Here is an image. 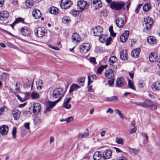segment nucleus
<instances>
[{
  "instance_id": "nucleus-23",
  "label": "nucleus",
  "mask_w": 160,
  "mask_h": 160,
  "mask_svg": "<svg viewBox=\"0 0 160 160\" xmlns=\"http://www.w3.org/2000/svg\"><path fill=\"white\" fill-rule=\"evenodd\" d=\"M72 41L73 42L78 43L80 41L81 38L80 36L77 33H74L72 36Z\"/></svg>"
},
{
  "instance_id": "nucleus-26",
  "label": "nucleus",
  "mask_w": 160,
  "mask_h": 160,
  "mask_svg": "<svg viewBox=\"0 0 160 160\" xmlns=\"http://www.w3.org/2000/svg\"><path fill=\"white\" fill-rule=\"evenodd\" d=\"M8 16L9 14L8 12L6 11H2L0 13V19L2 21H5Z\"/></svg>"
},
{
  "instance_id": "nucleus-6",
  "label": "nucleus",
  "mask_w": 160,
  "mask_h": 160,
  "mask_svg": "<svg viewBox=\"0 0 160 160\" xmlns=\"http://www.w3.org/2000/svg\"><path fill=\"white\" fill-rule=\"evenodd\" d=\"M46 32V30L43 28H38L35 30L36 36L40 38L44 36Z\"/></svg>"
},
{
  "instance_id": "nucleus-27",
  "label": "nucleus",
  "mask_w": 160,
  "mask_h": 160,
  "mask_svg": "<svg viewBox=\"0 0 160 160\" xmlns=\"http://www.w3.org/2000/svg\"><path fill=\"white\" fill-rule=\"evenodd\" d=\"M41 13L40 10L38 9L34 10L32 12V15L36 18H39L41 16Z\"/></svg>"
},
{
  "instance_id": "nucleus-36",
  "label": "nucleus",
  "mask_w": 160,
  "mask_h": 160,
  "mask_svg": "<svg viewBox=\"0 0 160 160\" xmlns=\"http://www.w3.org/2000/svg\"><path fill=\"white\" fill-rule=\"evenodd\" d=\"M88 136V132H83L80 133L78 134V138H85Z\"/></svg>"
},
{
  "instance_id": "nucleus-52",
  "label": "nucleus",
  "mask_w": 160,
  "mask_h": 160,
  "mask_svg": "<svg viewBox=\"0 0 160 160\" xmlns=\"http://www.w3.org/2000/svg\"><path fill=\"white\" fill-rule=\"evenodd\" d=\"M73 120V118L72 117H70L67 118H66L65 121H66L67 123H69L70 122L72 121Z\"/></svg>"
},
{
  "instance_id": "nucleus-2",
  "label": "nucleus",
  "mask_w": 160,
  "mask_h": 160,
  "mask_svg": "<svg viewBox=\"0 0 160 160\" xmlns=\"http://www.w3.org/2000/svg\"><path fill=\"white\" fill-rule=\"evenodd\" d=\"M65 93L63 89L62 88H56L53 91V95L55 98H58L56 100L57 102H59Z\"/></svg>"
},
{
  "instance_id": "nucleus-19",
  "label": "nucleus",
  "mask_w": 160,
  "mask_h": 160,
  "mask_svg": "<svg viewBox=\"0 0 160 160\" xmlns=\"http://www.w3.org/2000/svg\"><path fill=\"white\" fill-rule=\"evenodd\" d=\"M8 131V127L6 125H2L0 127V133L2 135L7 134Z\"/></svg>"
},
{
  "instance_id": "nucleus-28",
  "label": "nucleus",
  "mask_w": 160,
  "mask_h": 160,
  "mask_svg": "<svg viewBox=\"0 0 160 160\" xmlns=\"http://www.w3.org/2000/svg\"><path fill=\"white\" fill-rule=\"evenodd\" d=\"M112 153L111 150L110 149L106 150L105 152V155L103 154V159H105L110 158L111 157Z\"/></svg>"
},
{
  "instance_id": "nucleus-1",
  "label": "nucleus",
  "mask_w": 160,
  "mask_h": 160,
  "mask_svg": "<svg viewBox=\"0 0 160 160\" xmlns=\"http://www.w3.org/2000/svg\"><path fill=\"white\" fill-rule=\"evenodd\" d=\"M125 5V3L122 1H113L110 4V7L112 9L116 11H119L121 10H125L123 8Z\"/></svg>"
},
{
  "instance_id": "nucleus-32",
  "label": "nucleus",
  "mask_w": 160,
  "mask_h": 160,
  "mask_svg": "<svg viewBox=\"0 0 160 160\" xmlns=\"http://www.w3.org/2000/svg\"><path fill=\"white\" fill-rule=\"evenodd\" d=\"M148 42L151 44H153L156 42L155 38L152 36H150L147 39Z\"/></svg>"
},
{
  "instance_id": "nucleus-4",
  "label": "nucleus",
  "mask_w": 160,
  "mask_h": 160,
  "mask_svg": "<svg viewBox=\"0 0 160 160\" xmlns=\"http://www.w3.org/2000/svg\"><path fill=\"white\" fill-rule=\"evenodd\" d=\"M90 49V45L88 43H83L79 47L80 53L82 55L85 54Z\"/></svg>"
},
{
  "instance_id": "nucleus-11",
  "label": "nucleus",
  "mask_w": 160,
  "mask_h": 160,
  "mask_svg": "<svg viewBox=\"0 0 160 160\" xmlns=\"http://www.w3.org/2000/svg\"><path fill=\"white\" fill-rule=\"evenodd\" d=\"M71 99V97H66L64 100L62 107L67 109H69L71 107V105L69 103Z\"/></svg>"
},
{
  "instance_id": "nucleus-50",
  "label": "nucleus",
  "mask_w": 160,
  "mask_h": 160,
  "mask_svg": "<svg viewBox=\"0 0 160 160\" xmlns=\"http://www.w3.org/2000/svg\"><path fill=\"white\" fill-rule=\"evenodd\" d=\"M110 79V80H108V83L110 86H112L113 85L114 79V78H111Z\"/></svg>"
},
{
  "instance_id": "nucleus-59",
  "label": "nucleus",
  "mask_w": 160,
  "mask_h": 160,
  "mask_svg": "<svg viewBox=\"0 0 160 160\" xmlns=\"http://www.w3.org/2000/svg\"><path fill=\"white\" fill-rule=\"evenodd\" d=\"M36 87L37 89L38 90H41L42 87H43V84H36Z\"/></svg>"
},
{
  "instance_id": "nucleus-14",
  "label": "nucleus",
  "mask_w": 160,
  "mask_h": 160,
  "mask_svg": "<svg viewBox=\"0 0 160 160\" xmlns=\"http://www.w3.org/2000/svg\"><path fill=\"white\" fill-rule=\"evenodd\" d=\"M126 22V21L124 22V19L122 18H119L116 21V24L117 26L119 28H122Z\"/></svg>"
},
{
  "instance_id": "nucleus-58",
  "label": "nucleus",
  "mask_w": 160,
  "mask_h": 160,
  "mask_svg": "<svg viewBox=\"0 0 160 160\" xmlns=\"http://www.w3.org/2000/svg\"><path fill=\"white\" fill-rule=\"evenodd\" d=\"M90 61L92 62L93 64H96L97 63L96 62V59L94 57H91L90 59Z\"/></svg>"
},
{
  "instance_id": "nucleus-61",
  "label": "nucleus",
  "mask_w": 160,
  "mask_h": 160,
  "mask_svg": "<svg viewBox=\"0 0 160 160\" xmlns=\"http://www.w3.org/2000/svg\"><path fill=\"white\" fill-rule=\"evenodd\" d=\"M77 10H74L72 11V14L74 16H77L78 14V12Z\"/></svg>"
},
{
  "instance_id": "nucleus-35",
  "label": "nucleus",
  "mask_w": 160,
  "mask_h": 160,
  "mask_svg": "<svg viewBox=\"0 0 160 160\" xmlns=\"http://www.w3.org/2000/svg\"><path fill=\"white\" fill-rule=\"evenodd\" d=\"M20 112L18 110L14 111L13 114L14 119L15 120H18L20 117Z\"/></svg>"
},
{
  "instance_id": "nucleus-41",
  "label": "nucleus",
  "mask_w": 160,
  "mask_h": 160,
  "mask_svg": "<svg viewBox=\"0 0 160 160\" xmlns=\"http://www.w3.org/2000/svg\"><path fill=\"white\" fill-rule=\"evenodd\" d=\"M128 85L129 88L135 90V88L133 85V82L130 79L128 80Z\"/></svg>"
},
{
  "instance_id": "nucleus-46",
  "label": "nucleus",
  "mask_w": 160,
  "mask_h": 160,
  "mask_svg": "<svg viewBox=\"0 0 160 160\" xmlns=\"http://www.w3.org/2000/svg\"><path fill=\"white\" fill-rule=\"evenodd\" d=\"M15 22L16 24L19 22L23 23L24 22V19L21 18H16L15 19Z\"/></svg>"
},
{
  "instance_id": "nucleus-43",
  "label": "nucleus",
  "mask_w": 160,
  "mask_h": 160,
  "mask_svg": "<svg viewBox=\"0 0 160 160\" xmlns=\"http://www.w3.org/2000/svg\"><path fill=\"white\" fill-rule=\"evenodd\" d=\"M109 30L111 36L113 37H115L116 35V33H115L113 31L112 26H110L109 27Z\"/></svg>"
},
{
  "instance_id": "nucleus-45",
  "label": "nucleus",
  "mask_w": 160,
  "mask_h": 160,
  "mask_svg": "<svg viewBox=\"0 0 160 160\" xmlns=\"http://www.w3.org/2000/svg\"><path fill=\"white\" fill-rule=\"evenodd\" d=\"M17 132V128L16 127H13L12 131V135L14 139L16 138V134Z\"/></svg>"
},
{
  "instance_id": "nucleus-63",
  "label": "nucleus",
  "mask_w": 160,
  "mask_h": 160,
  "mask_svg": "<svg viewBox=\"0 0 160 160\" xmlns=\"http://www.w3.org/2000/svg\"><path fill=\"white\" fill-rule=\"evenodd\" d=\"M131 5V2L129 1H128L126 3V7L127 8V10L128 11L129 9V7Z\"/></svg>"
},
{
  "instance_id": "nucleus-21",
  "label": "nucleus",
  "mask_w": 160,
  "mask_h": 160,
  "mask_svg": "<svg viewBox=\"0 0 160 160\" xmlns=\"http://www.w3.org/2000/svg\"><path fill=\"white\" fill-rule=\"evenodd\" d=\"M129 34V32L126 31L123 34L121 35L120 38V41L121 42H125L128 39Z\"/></svg>"
},
{
  "instance_id": "nucleus-8",
  "label": "nucleus",
  "mask_w": 160,
  "mask_h": 160,
  "mask_svg": "<svg viewBox=\"0 0 160 160\" xmlns=\"http://www.w3.org/2000/svg\"><path fill=\"white\" fill-rule=\"evenodd\" d=\"M58 102L56 100L54 102L50 101L46 103V108L44 111V113H46L47 112H50L51 110L54 107Z\"/></svg>"
},
{
  "instance_id": "nucleus-64",
  "label": "nucleus",
  "mask_w": 160,
  "mask_h": 160,
  "mask_svg": "<svg viewBox=\"0 0 160 160\" xmlns=\"http://www.w3.org/2000/svg\"><path fill=\"white\" fill-rule=\"evenodd\" d=\"M138 86L140 88H142L143 87V82L141 81L139 82L138 83Z\"/></svg>"
},
{
  "instance_id": "nucleus-53",
  "label": "nucleus",
  "mask_w": 160,
  "mask_h": 160,
  "mask_svg": "<svg viewBox=\"0 0 160 160\" xmlns=\"http://www.w3.org/2000/svg\"><path fill=\"white\" fill-rule=\"evenodd\" d=\"M149 107H150L152 110H155L157 108V107L156 104L152 103L151 105H149Z\"/></svg>"
},
{
  "instance_id": "nucleus-30",
  "label": "nucleus",
  "mask_w": 160,
  "mask_h": 160,
  "mask_svg": "<svg viewBox=\"0 0 160 160\" xmlns=\"http://www.w3.org/2000/svg\"><path fill=\"white\" fill-rule=\"evenodd\" d=\"M49 11L50 13L57 14L58 13L59 10L57 8L52 7L49 9Z\"/></svg>"
},
{
  "instance_id": "nucleus-60",
  "label": "nucleus",
  "mask_w": 160,
  "mask_h": 160,
  "mask_svg": "<svg viewBox=\"0 0 160 160\" xmlns=\"http://www.w3.org/2000/svg\"><path fill=\"white\" fill-rule=\"evenodd\" d=\"M136 128L134 127L130 131V133L132 134L135 133L136 131Z\"/></svg>"
},
{
  "instance_id": "nucleus-29",
  "label": "nucleus",
  "mask_w": 160,
  "mask_h": 160,
  "mask_svg": "<svg viewBox=\"0 0 160 160\" xmlns=\"http://www.w3.org/2000/svg\"><path fill=\"white\" fill-rule=\"evenodd\" d=\"M92 3L95 5L96 8H100L102 6V2L100 0H93L92 1Z\"/></svg>"
},
{
  "instance_id": "nucleus-24",
  "label": "nucleus",
  "mask_w": 160,
  "mask_h": 160,
  "mask_svg": "<svg viewBox=\"0 0 160 160\" xmlns=\"http://www.w3.org/2000/svg\"><path fill=\"white\" fill-rule=\"evenodd\" d=\"M108 61L110 65V68H113V67L115 65L113 64L117 61V59L115 56H112L110 58Z\"/></svg>"
},
{
  "instance_id": "nucleus-33",
  "label": "nucleus",
  "mask_w": 160,
  "mask_h": 160,
  "mask_svg": "<svg viewBox=\"0 0 160 160\" xmlns=\"http://www.w3.org/2000/svg\"><path fill=\"white\" fill-rule=\"evenodd\" d=\"M31 97L33 99H37L40 98V95L36 92H32L31 94Z\"/></svg>"
},
{
  "instance_id": "nucleus-13",
  "label": "nucleus",
  "mask_w": 160,
  "mask_h": 160,
  "mask_svg": "<svg viewBox=\"0 0 160 160\" xmlns=\"http://www.w3.org/2000/svg\"><path fill=\"white\" fill-rule=\"evenodd\" d=\"M21 32L22 34L25 36H29L31 34L30 30L27 27H22L21 29Z\"/></svg>"
},
{
  "instance_id": "nucleus-22",
  "label": "nucleus",
  "mask_w": 160,
  "mask_h": 160,
  "mask_svg": "<svg viewBox=\"0 0 160 160\" xmlns=\"http://www.w3.org/2000/svg\"><path fill=\"white\" fill-rule=\"evenodd\" d=\"M158 57V54L157 53L155 52H151L149 56V59L151 62H155L157 61Z\"/></svg>"
},
{
  "instance_id": "nucleus-55",
  "label": "nucleus",
  "mask_w": 160,
  "mask_h": 160,
  "mask_svg": "<svg viewBox=\"0 0 160 160\" xmlns=\"http://www.w3.org/2000/svg\"><path fill=\"white\" fill-rule=\"evenodd\" d=\"M142 4H138L136 9L135 11L137 13H138L139 12V11L142 6Z\"/></svg>"
},
{
  "instance_id": "nucleus-10",
  "label": "nucleus",
  "mask_w": 160,
  "mask_h": 160,
  "mask_svg": "<svg viewBox=\"0 0 160 160\" xmlns=\"http://www.w3.org/2000/svg\"><path fill=\"white\" fill-rule=\"evenodd\" d=\"M144 22L146 29L148 30L150 29L152 27V25L153 23V19L151 17H148Z\"/></svg>"
},
{
  "instance_id": "nucleus-49",
  "label": "nucleus",
  "mask_w": 160,
  "mask_h": 160,
  "mask_svg": "<svg viewBox=\"0 0 160 160\" xmlns=\"http://www.w3.org/2000/svg\"><path fill=\"white\" fill-rule=\"evenodd\" d=\"M24 98L25 99V100L28 99L31 96V94L30 93L28 92H26L24 93Z\"/></svg>"
},
{
  "instance_id": "nucleus-3",
  "label": "nucleus",
  "mask_w": 160,
  "mask_h": 160,
  "mask_svg": "<svg viewBox=\"0 0 160 160\" xmlns=\"http://www.w3.org/2000/svg\"><path fill=\"white\" fill-rule=\"evenodd\" d=\"M110 68V69L106 70L104 72L106 77L108 79H110L111 78H114V72L116 69L117 67L116 66H115L113 67V68Z\"/></svg>"
},
{
  "instance_id": "nucleus-39",
  "label": "nucleus",
  "mask_w": 160,
  "mask_h": 160,
  "mask_svg": "<svg viewBox=\"0 0 160 160\" xmlns=\"http://www.w3.org/2000/svg\"><path fill=\"white\" fill-rule=\"evenodd\" d=\"M62 22L64 23H68L71 22L70 17L67 16H64L62 18Z\"/></svg>"
},
{
  "instance_id": "nucleus-42",
  "label": "nucleus",
  "mask_w": 160,
  "mask_h": 160,
  "mask_svg": "<svg viewBox=\"0 0 160 160\" xmlns=\"http://www.w3.org/2000/svg\"><path fill=\"white\" fill-rule=\"evenodd\" d=\"M114 100L118 101V98L117 96H114L110 97L107 98L106 100L108 101H111Z\"/></svg>"
},
{
  "instance_id": "nucleus-57",
  "label": "nucleus",
  "mask_w": 160,
  "mask_h": 160,
  "mask_svg": "<svg viewBox=\"0 0 160 160\" xmlns=\"http://www.w3.org/2000/svg\"><path fill=\"white\" fill-rule=\"evenodd\" d=\"M30 123L29 122L25 123L24 124V126L26 129L29 130L30 129Z\"/></svg>"
},
{
  "instance_id": "nucleus-18",
  "label": "nucleus",
  "mask_w": 160,
  "mask_h": 160,
  "mask_svg": "<svg viewBox=\"0 0 160 160\" xmlns=\"http://www.w3.org/2000/svg\"><path fill=\"white\" fill-rule=\"evenodd\" d=\"M103 153L102 152H96L93 155L94 160H100L102 158H103Z\"/></svg>"
},
{
  "instance_id": "nucleus-31",
  "label": "nucleus",
  "mask_w": 160,
  "mask_h": 160,
  "mask_svg": "<svg viewBox=\"0 0 160 160\" xmlns=\"http://www.w3.org/2000/svg\"><path fill=\"white\" fill-rule=\"evenodd\" d=\"M151 5L149 3H148L144 5L143 7V10L144 12L148 11L151 8Z\"/></svg>"
},
{
  "instance_id": "nucleus-15",
  "label": "nucleus",
  "mask_w": 160,
  "mask_h": 160,
  "mask_svg": "<svg viewBox=\"0 0 160 160\" xmlns=\"http://www.w3.org/2000/svg\"><path fill=\"white\" fill-rule=\"evenodd\" d=\"M120 59L123 60L125 61L128 59V54L127 50H122L120 53Z\"/></svg>"
},
{
  "instance_id": "nucleus-54",
  "label": "nucleus",
  "mask_w": 160,
  "mask_h": 160,
  "mask_svg": "<svg viewBox=\"0 0 160 160\" xmlns=\"http://www.w3.org/2000/svg\"><path fill=\"white\" fill-rule=\"evenodd\" d=\"M141 107L143 108H148L149 107V105L147 104L146 103L142 102Z\"/></svg>"
},
{
  "instance_id": "nucleus-37",
  "label": "nucleus",
  "mask_w": 160,
  "mask_h": 160,
  "mask_svg": "<svg viewBox=\"0 0 160 160\" xmlns=\"http://www.w3.org/2000/svg\"><path fill=\"white\" fill-rule=\"evenodd\" d=\"M25 3L26 7L28 8L32 7L34 4L32 0H27Z\"/></svg>"
},
{
  "instance_id": "nucleus-25",
  "label": "nucleus",
  "mask_w": 160,
  "mask_h": 160,
  "mask_svg": "<svg viewBox=\"0 0 160 160\" xmlns=\"http://www.w3.org/2000/svg\"><path fill=\"white\" fill-rule=\"evenodd\" d=\"M141 50L139 48L133 50L131 52V56L133 57H138L140 54Z\"/></svg>"
},
{
  "instance_id": "nucleus-47",
  "label": "nucleus",
  "mask_w": 160,
  "mask_h": 160,
  "mask_svg": "<svg viewBox=\"0 0 160 160\" xmlns=\"http://www.w3.org/2000/svg\"><path fill=\"white\" fill-rule=\"evenodd\" d=\"M116 142L118 143L122 144L123 143V141L122 138H117L116 140Z\"/></svg>"
},
{
  "instance_id": "nucleus-7",
  "label": "nucleus",
  "mask_w": 160,
  "mask_h": 160,
  "mask_svg": "<svg viewBox=\"0 0 160 160\" xmlns=\"http://www.w3.org/2000/svg\"><path fill=\"white\" fill-rule=\"evenodd\" d=\"M99 40L102 43L106 42V45L108 46L110 44L111 38H108L107 35L102 34L99 36Z\"/></svg>"
},
{
  "instance_id": "nucleus-40",
  "label": "nucleus",
  "mask_w": 160,
  "mask_h": 160,
  "mask_svg": "<svg viewBox=\"0 0 160 160\" xmlns=\"http://www.w3.org/2000/svg\"><path fill=\"white\" fill-rule=\"evenodd\" d=\"M130 150H129V152L131 153L133 155H135L137 154L139 152V149H135L132 148H130Z\"/></svg>"
},
{
  "instance_id": "nucleus-12",
  "label": "nucleus",
  "mask_w": 160,
  "mask_h": 160,
  "mask_svg": "<svg viewBox=\"0 0 160 160\" xmlns=\"http://www.w3.org/2000/svg\"><path fill=\"white\" fill-rule=\"evenodd\" d=\"M41 107V105L38 103H34L33 105V112L35 114H38L40 111Z\"/></svg>"
},
{
  "instance_id": "nucleus-17",
  "label": "nucleus",
  "mask_w": 160,
  "mask_h": 160,
  "mask_svg": "<svg viewBox=\"0 0 160 160\" xmlns=\"http://www.w3.org/2000/svg\"><path fill=\"white\" fill-rule=\"evenodd\" d=\"M102 28L100 26H98L94 29L93 33L94 36L99 37L102 34Z\"/></svg>"
},
{
  "instance_id": "nucleus-48",
  "label": "nucleus",
  "mask_w": 160,
  "mask_h": 160,
  "mask_svg": "<svg viewBox=\"0 0 160 160\" xmlns=\"http://www.w3.org/2000/svg\"><path fill=\"white\" fill-rule=\"evenodd\" d=\"M34 81V79L33 80L32 82H30L29 80H28V82L26 83V86H27V87L28 88H29L31 86V89H32V88L33 86V83Z\"/></svg>"
},
{
  "instance_id": "nucleus-62",
  "label": "nucleus",
  "mask_w": 160,
  "mask_h": 160,
  "mask_svg": "<svg viewBox=\"0 0 160 160\" xmlns=\"http://www.w3.org/2000/svg\"><path fill=\"white\" fill-rule=\"evenodd\" d=\"M113 112H114V111H113V110L112 109L110 108H108V110L106 111V112L107 113H110L111 114L113 113Z\"/></svg>"
},
{
  "instance_id": "nucleus-34",
  "label": "nucleus",
  "mask_w": 160,
  "mask_h": 160,
  "mask_svg": "<svg viewBox=\"0 0 160 160\" xmlns=\"http://www.w3.org/2000/svg\"><path fill=\"white\" fill-rule=\"evenodd\" d=\"M79 88V86L76 84H73L70 87L69 89V92L71 93L72 92L77 90Z\"/></svg>"
},
{
  "instance_id": "nucleus-5",
  "label": "nucleus",
  "mask_w": 160,
  "mask_h": 160,
  "mask_svg": "<svg viewBox=\"0 0 160 160\" xmlns=\"http://www.w3.org/2000/svg\"><path fill=\"white\" fill-rule=\"evenodd\" d=\"M72 4V2L70 0H62L60 5L62 9H67L70 7Z\"/></svg>"
},
{
  "instance_id": "nucleus-38",
  "label": "nucleus",
  "mask_w": 160,
  "mask_h": 160,
  "mask_svg": "<svg viewBox=\"0 0 160 160\" xmlns=\"http://www.w3.org/2000/svg\"><path fill=\"white\" fill-rule=\"evenodd\" d=\"M107 66V65H105L103 66L101 65L100 67L98 68L97 70V72L98 74H101L104 69L106 68Z\"/></svg>"
},
{
  "instance_id": "nucleus-44",
  "label": "nucleus",
  "mask_w": 160,
  "mask_h": 160,
  "mask_svg": "<svg viewBox=\"0 0 160 160\" xmlns=\"http://www.w3.org/2000/svg\"><path fill=\"white\" fill-rule=\"evenodd\" d=\"M115 113L119 115L121 118L122 119H124V117L123 116L120 110L118 109H116L115 110Z\"/></svg>"
},
{
  "instance_id": "nucleus-20",
  "label": "nucleus",
  "mask_w": 160,
  "mask_h": 160,
  "mask_svg": "<svg viewBox=\"0 0 160 160\" xmlns=\"http://www.w3.org/2000/svg\"><path fill=\"white\" fill-rule=\"evenodd\" d=\"M151 88L154 92L160 91V82H153L151 86Z\"/></svg>"
},
{
  "instance_id": "nucleus-51",
  "label": "nucleus",
  "mask_w": 160,
  "mask_h": 160,
  "mask_svg": "<svg viewBox=\"0 0 160 160\" xmlns=\"http://www.w3.org/2000/svg\"><path fill=\"white\" fill-rule=\"evenodd\" d=\"M16 97L21 102H24L26 101L25 99L24 98H22L19 95H17Z\"/></svg>"
},
{
  "instance_id": "nucleus-56",
  "label": "nucleus",
  "mask_w": 160,
  "mask_h": 160,
  "mask_svg": "<svg viewBox=\"0 0 160 160\" xmlns=\"http://www.w3.org/2000/svg\"><path fill=\"white\" fill-rule=\"evenodd\" d=\"M90 76H88V85H89L90 83L92 82H93V80Z\"/></svg>"
},
{
  "instance_id": "nucleus-16",
  "label": "nucleus",
  "mask_w": 160,
  "mask_h": 160,
  "mask_svg": "<svg viewBox=\"0 0 160 160\" xmlns=\"http://www.w3.org/2000/svg\"><path fill=\"white\" fill-rule=\"evenodd\" d=\"M125 83V80L122 77L118 78L116 81V85L118 87H122L124 85Z\"/></svg>"
},
{
  "instance_id": "nucleus-9",
  "label": "nucleus",
  "mask_w": 160,
  "mask_h": 160,
  "mask_svg": "<svg viewBox=\"0 0 160 160\" xmlns=\"http://www.w3.org/2000/svg\"><path fill=\"white\" fill-rule=\"evenodd\" d=\"M87 3V2L84 0H80L78 2L77 6L79 8V10L78 12H82L85 9H87L86 6Z\"/></svg>"
}]
</instances>
